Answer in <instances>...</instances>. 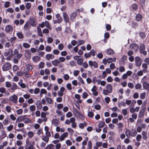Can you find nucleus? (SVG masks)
<instances>
[{
  "label": "nucleus",
  "instance_id": "33",
  "mask_svg": "<svg viewBox=\"0 0 149 149\" xmlns=\"http://www.w3.org/2000/svg\"><path fill=\"white\" fill-rule=\"evenodd\" d=\"M37 29L38 35L42 37L43 36V35L42 33L41 29L38 26L37 27Z\"/></svg>",
  "mask_w": 149,
  "mask_h": 149
},
{
  "label": "nucleus",
  "instance_id": "44",
  "mask_svg": "<svg viewBox=\"0 0 149 149\" xmlns=\"http://www.w3.org/2000/svg\"><path fill=\"white\" fill-rule=\"evenodd\" d=\"M31 6V4L30 3H26L25 5V7L26 9L29 10L30 9Z\"/></svg>",
  "mask_w": 149,
  "mask_h": 149
},
{
  "label": "nucleus",
  "instance_id": "2",
  "mask_svg": "<svg viewBox=\"0 0 149 149\" xmlns=\"http://www.w3.org/2000/svg\"><path fill=\"white\" fill-rule=\"evenodd\" d=\"M112 91V87L109 84H107L106 86V89L103 90V93L105 95H107L108 93H111Z\"/></svg>",
  "mask_w": 149,
  "mask_h": 149
},
{
  "label": "nucleus",
  "instance_id": "7",
  "mask_svg": "<svg viewBox=\"0 0 149 149\" xmlns=\"http://www.w3.org/2000/svg\"><path fill=\"white\" fill-rule=\"evenodd\" d=\"M9 100L15 104H17V102L18 97L15 95L10 96L9 98Z\"/></svg>",
  "mask_w": 149,
  "mask_h": 149
},
{
  "label": "nucleus",
  "instance_id": "5",
  "mask_svg": "<svg viewBox=\"0 0 149 149\" xmlns=\"http://www.w3.org/2000/svg\"><path fill=\"white\" fill-rule=\"evenodd\" d=\"M11 68V65L8 62L4 64L3 66L2 69L3 71H6L9 70Z\"/></svg>",
  "mask_w": 149,
  "mask_h": 149
},
{
  "label": "nucleus",
  "instance_id": "27",
  "mask_svg": "<svg viewBox=\"0 0 149 149\" xmlns=\"http://www.w3.org/2000/svg\"><path fill=\"white\" fill-rule=\"evenodd\" d=\"M47 113L42 112L40 114L41 117L47 121V118L46 117V115Z\"/></svg>",
  "mask_w": 149,
  "mask_h": 149
},
{
  "label": "nucleus",
  "instance_id": "60",
  "mask_svg": "<svg viewBox=\"0 0 149 149\" xmlns=\"http://www.w3.org/2000/svg\"><path fill=\"white\" fill-rule=\"evenodd\" d=\"M29 109L31 111H34L36 110L35 106L34 105H31L29 107Z\"/></svg>",
  "mask_w": 149,
  "mask_h": 149
},
{
  "label": "nucleus",
  "instance_id": "50",
  "mask_svg": "<svg viewBox=\"0 0 149 149\" xmlns=\"http://www.w3.org/2000/svg\"><path fill=\"white\" fill-rule=\"evenodd\" d=\"M58 60H59V61L60 63L61 62H64L65 60V59L63 57H60L59 58Z\"/></svg>",
  "mask_w": 149,
  "mask_h": 149
},
{
  "label": "nucleus",
  "instance_id": "61",
  "mask_svg": "<svg viewBox=\"0 0 149 149\" xmlns=\"http://www.w3.org/2000/svg\"><path fill=\"white\" fill-rule=\"evenodd\" d=\"M37 134L38 135H40L41 134H43L42 129V128L39 129L37 132Z\"/></svg>",
  "mask_w": 149,
  "mask_h": 149
},
{
  "label": "nucleus",
  "instance_id": "32",
  "mask_svg": "<svg viewBox=\"0 0 149 149\" xmlns=\"http://www.w3.org/2000/svg\"><path fill=\"white\" fill-rule=\"evenodd\" d=\"M17 86L16 84L13 83L10 89L11 90L14 91L17 88Z\"/></svg>",
  "mask_w": 149,
  "mask_h": 149
},
{
  "label": "nucleus",
  "instance_id": "54",
  "mask_svg": "<svg viewBox=\"0 0 149 149\" xmlns=\"http://www.w3.org/2000/svg\"><path fill=\"white\" fill-rule=\"evenodd\" d=\"M29 70H32L33 69L32 66L29 64H27L26 66V68Z\"/></svg>",
  "mask_w": 149,
  "mask_h": 149
},
{
  "label": "nucleus",
  "instance_id": "8",
  "mask_svg": "<svg viewBox=\"0 0 149 149\" xmlns=\"http://www.w3.org/2000/svg\"><path fill=\"white\" fill-rule=\"evenodd\" d=\"M145 45L142 44H141L140 46V53L146 56L147 54V52L145 51Z\"/></svg>",
  "mask_w": 149,
  "mask_h": 149
},
{
  "label": "nucleus",
  "instance_id": "38",
  "mask_svg": "<svg viewBox=\"0 0 149 149\" xmlns=\"http://www.w3.org/2000/svg\"><path fill=\"white\" fill-rule=\"evenodd\" d=\"M56 17L57 19V20H58L61 23L62 22V18L61 17L60 15L59 14H57L56 15Z\"/></svg>",
  "mask_w": 149,
  "mask_h": 149
},
{
  "label": "nucleus",
  "instance_id": "21",
  "mask_svg": "<svg viewBox=\"0 0 149 149\" xmlns=\"http://www.w3.org/2000/svg\"><path fill=\"white\" fill-rule=\"evenodd\" d=\"M118 128L119 130V132H121L122 131V128L123 127V125L122 123H120L117 124Z\"/></svg>",
  "mask_w": 149,
  "mask_h": 149
},
{
  "label": "nucleus",
  "instance_id": "35",
  "mask_svg": "<svg viewBox=\"0 0 149 149\" xmlns=\"http://www.w3.org/2000/svg\"><path fill=\"white\" fill-rule=\"evenodd\" d=\"M54 147V146L53 144H51L47 145L45 149H53Z\"/></svg>",
  "mask_w": 149,
  "mask_h": 149
},
{
  "label": "nucleus",
  "instance_id": "22",
  "mask_svg": "<svg viewBox=\"0 0 149 149\" xmlns=\"http://www.w3.org/2000/svg\"><path fill=\"white\" fill-rule=\"evenodd\" d=\"M141 134L143 136V139L144 140H146L148 139L147 132L145 131H143Z\"/></svg>",
  "mask_w": 149,
  "mask_h": 149
},
{
  "label": "nucleus",
  "instance_id": "6",
  "mask_svg": "<svg viewBox=\"0 0 149 149\" xmlns=\"http://www.w3.org/2000/svg\"><path fill=\"white\" fill-rule=\"evenodd\" d=\"M30 23L31 25L33 27H35L36 25L37 20L36 19L32 16L29 18Z\"/></svg>",
  "mask_w": 149,
  "mask_h": 149
},
{
  "label": "nucleus",
  "instance_id": "41",
  "mask_svg": "<svg viewBox=\"0 0 149 149\" xmlns=\"http://www.w3.org/2000/svg\"><path fill=\"white\" fill-rule=\"evenodd\" d=\"M142 18V16L140 14H138L136 16V20L137 21H140L141 19Z\"/></svg>",
  "mask_w": 149,
  "mask_h": 149
},
{
  "label": "nucleus",
  "instance_id": "10",
  "mask_svg": "<svg viewBox=\"0 0 149 149\" xmlns=\"http://www.w3.org/2000/svg\"><path fill=\"white\" fill-rule=\"evenodd\" d=\"M65 88L64 87H61L60 90L57 92L58 95L60 97H62L63 95V92L65 91Z\"/></svg>",
  "mask_w": 149,
  "mask_h": 149
},
{
  "label": "nucleus",
  "instance_id": "17",
  "mask_svg": "<svg viewBox=\"0 0 149 149\" xmlns=\"http://www.w3.org/2000/svg\"><path fill=\"white\" fill-rule=\"evenodd\" d=\"M97 88L95 86H94L91 90L93 92V94L95 96H97L98 95V92L96 90Z\"/></svg>",
  "mask_w": 149,
  "mask_h": 149
},
{
  "label": "nucleus",
  "instance_id": "58",
  "mask_svg": "<svg viewBox=\"0 0 149 149\" xmlns=\"http://www.w3.org/2000/svg\"><path fill=\"white\" fill-rule=\"evenodd\" d=\"M78 46L82 45L84 43V41L83 40H80L77 41Z\"/></svg>",
  "mask_w": 149,
  "mask_h": 149
},
{
  "label": "nucleus",
  "instance_id": "4",
  "mask_svg": "<svg viewBox=\"0 0 149 149\" xmlns=\"http://www.w3.org/2000/svg\"><path fill=\"white\" fill-rule=\"evenodd\" d=\"M135 64L138 67L140 66L142 62V60L138 56L135 58Z\"/></svg>",
  "mask_w": 149,
  "mask_h": 149
},
{
  "label": "nucleus",
  "instance_id": "47",
  "mask_svg": "<svg viewBox=\"0 0 149 149\" xmlns=\"http://www.w3.org/2000/svg\"><path fill=\"white\" fill-rule=\"evenodd\" d=\"M92 147V142L91 141H88L87 144V149H91Z\"/></svg>",
  "mask_w": 149,
  "mask_h": 149
},
{
  "label": "nucleus",
  "instance_id": "15",
  "mask_svg": "<svg viewBox=\"0 0 149 149\" xmlns=\"http://www.w3.org/2000/svg\"><path fill=\"white\" fill-rule=\"evenodd\" d=\"M54 58V56L52 54H47L45 56L46 59L48 61L52 60Z\"/></svg>",
  "mask_w": 149,
  "mask_h": 149
},
{
  "label": "nucleus",
  "instance_id": "52",
  "mask_svg": "<svg viewBox=\"0 0 149 149\" xmlns=\"http://www.w3.org/2000/svg\"><path fill=\"white\" fill-rule=\"evenodd\" d=\"M142 136L140 134H138L136 136V140L138 141H140L142 139Z\"/></svg>",
  "mask_w": 149,
  "mask_h": 149
},
{
  "label": "nucleus",
  "instance_id": "48",
  "mask_svg": "<svg viewBox=\"0 0 149 149\" xmlns=\"http://www.w3.org/2000/svg\"><path fill=\"white\" fill-rule=\"evenodd\" d=\"M56 112L57 116H60L63 115L62 112L59 110H56Z\"/></svg>",
  "mask_w": 149,
  "mask_h": 149
},
{
  "label": "nucleus",
  "instance_id": "18",
  "mask_svg": "<svg viewBox=\"0 0 149 149\" xmlns=\"http://www.w3.org/2000/svg\"><path fill=\"white\" fill-rule=\"evenodd\" d=\"M24 29L25 31H28L30 29L31 26L28 22L26 23L24 26Z\"/></svg>",
  "mask_w": 149,
  "mask_h": 149
},
{
  "label": "nucleus",
  "instance_id": "3",
  "mask_svg": "<svg viewBox=\"0 0 149 149\" xmlns=\"http://www.w3.org/2000/svg\"><path fill=\"white\" fill-rule=\"evenodd\" d=\"M147 78L146 76L144 77L142 79L141 82L142 84L143 89L145 90L149 91V84L146 82Z\"/></svg>",
  "mask_w": 149,
  "mask_h": 149
},
{
  "label": "nucleus",
  "instance_id": "40",
  "mask_svg": "<svg viewBox=\"0 0 149 149\" xmlns=\"http://www.w3.org/2000/svg\"><path fill=\"white\" fill-rule=\"evenodd\" d=\"M146 95V93L144 92L140 94V98L142 100L145 99Z\"/></svg>",
  "mask_w": 149,
  "mask_h": 149
},
{
  "label": "nucleus",
  "instance_id": "36",
  "mask_svg": "<svg viewBox=\"0 0 149 149\" xmlns=\"http://www.w3.org/2000/svg\"><path fill=\"white\" fill-rule=\"evenodd\" d=\"M34 134L33 132L31 131H29L27 133L28 137L29 138H32L34 136Z\"/></svg>",
  "mask_w": 149,
  "mask_h": 149
},
{
  "label": "nucleus",
  "instance_id": "53",
  "mask_svg": "<svg viewBox=\"0 0 149 149\" xmlns=\"http://www.w3.org/2000/svg\"><path fill=\"white\" fill-rule=\"evenodd\" d=\"M6 110L7 112L8 113H10L11 111V107L9 106H7L6 107Z\"/></svg>",
  "mask_w": 149,
  "mask_h": 149
},
{
  "label": "nucleus",
  "instance_id": "1",
  "mask_svg": "<svg viewBox=\"0 0 149 149\" xmlns=\"http://www.w3.org/2000/svg\"><path fill=\"white\" fill-rule=\"evenodd\" d=\"M126 136L129 138L130 137H135L137 134V132L135 130H132V132L129 129H127L125 132Z\"/></svg>",
  "mask_w": 149,
  "mask_h": 149
},
{
  "label": "nucleus",
  "instance_id": "16",
  "mask_svg": "<svg viewBox=\"0 0 149 149\" xmlns=\"http://www.w3.org/2000/svg\"><path fill=\"white\" fill-rule=\"evenodd\" d=\"M13 30V27L10 25H8L5 28V31L7 33L11 32Z\"/></svg>",
  "mask_w": 149,
  "mask_h": 149
},
{
  "label": "nucleus",
  "instance_id": "31",
  "mask_svg": "<svg viewBox=\"0 0 149 149\" xmlns=\"http://www.w3.org/2000/svg\"><path fill=\"white\" fill-rule=\"evenodd\" d=\"M77 15V13L75 12L72 13L70 16V20H73L76 17Z\"/></svg>",
  "mask_w": 149,
  "mask_h": 149
},
{
  "label": "nucleus",
  "instance_id": "62",
  "mask_svg": "<svg viewBox=\"0 0 149 149\" xmlns=\"http://www.w3.org/2000/svg\"><path fill=\"white\" fill-rule=\"evenodd\" d=\"M78 80L82 84H84V82L82 78L80 76L78 77Z\"/></svg>",
  "mask_w": 149,
  "mask_h": 149
},
{
  "label": "nucleus",
  "instance_id": "64",
  "mask_svg": "<svg viewBox=\"0 0 149 149\" xmlns=\"http://www.w3.org/2000/svg\"><path fill=\"white\" fill-rule=\"evenodd\" d=\"M34 144V142L33 141L31 145H29L28 148V149H34L35 147L33 146V144Z\"/></svg>",
  "mask_w": 149,
  "mask_h": 149
},
{
  "label": "nucleus",
  "instance_id": "26",
  "mask_svg": "<svg viewBox=\"0 0 149 149\" xmlns=\"http://www.w3.org/2000/svg\"><path fill=\"white\" fill-rule=\"evenodd\" d=\"M107 54L109 55H112L114 54V52L113 50L111 49H109L106 50Z\"/></svg>",
  "mask_w": 149,
  "mask_h": 149
},
{
  "label": "nucleus",
  "instance_id": "11",
  "mask_svg": "<svg viewBox=\"0 0 149 149\" xmlns=\"http://www.w3.org/2000/svg\"><path fill=\"white\" fill-rule=\"evenodd\" d=\"M63 16L64 20L66 23H68L69 22V17L67 14L65 12L63 13Z\"/></svg>",
  "mask_w": 149,
  "mask_h": 149
},
{
  "label": "nucleus",
  "instance_id": "20",
  "mask_svg": "<svg viewBox=\"0 0 149 149\" xmlns=\"http://www.w3.org/2000/svg\"><path fill=\"white\" fill-rule=\"evenodd\" d=\"M13 53V50L11 49H9L7 52H5L4 55L5 56H7L12 54Z\"/></svg>",
  "mask_w": 149,
  "mask_h": 149
},
{
  "label": "nucleus",
  "instance_id": "13",
  "mask_svg": "<svg viewBox=\"0 0 149 149\" xmlns=\"http://www.w3.org/2000/svg\"><path fill=\"white\" fill-rule=\"evenodd\" d=\"M68 136V133L67 132H65L61 134L59 138V140L60 141H63L65 138L67 137Z\"/></svg>",
  "mask_w": 149,
  "mask_h": 149
},
{
  "label": "nucleus",
  "instance_id": "57",
  "mask_svg": "<svg viewBox=\"0 0 149 149\" xmlns=\"http://www.w3.org/2000/svg\"><path fill=\"white\" fill-rule=\"evenodd\" d=\"M46 99L47 102L49 104H51L52 103V100L51 98L47 97Z\"/></svg>",
  "mask_w": 149,
  "mask_h": 149
},
{
  "label": "nucleus",
  "instance_id": "51",
  "mask_svg": "<svg viewBox=\"0 0 149 149\" xmlns=\"http://www.w3.org/2000/svg\"><path fill=\"white\" fill-rule=\"evenodd\" d=\"M135 87L136 89H140L142 87L141 85L140 84L138 83L135 85Z\"/></svg>",
  "mask_w": 149,
  "mask_h": 149
},
{
  "label": "nucleus",
  "instance_id": "25",
  "mask_svg": "<svg viewBox=\"0 0 149 149\" xmlns=\"http://www.w3.org/2000/svg\"><path fill=\"white\" fill-rule=\"evenodd\" d=\"M52 65L55 66H58L59 64H60V62L58 59L54 60L52 61Z\"/></svg>",
  "mask_w": 149,
  "mask_h": 149
},
{
  "label": "nucleus",
  "instance_id": "59",
  "mask_svg": "<svg viewBox=\"0 0 149 149\" xmlns=\"http://www.w3.org/2000/svg\"><path fill=\"white\" fill-rule=\"evenodd\" d=\"M23 47L25 48H28L30 47V45L26 43H24L23 44Z\"/></svg>",
  "mask_w": 149,
  "mask_h": 149
},
{
  "label": "nucleus",
  "instance_id": "46",
  "mask_svg": "<svg viewBox=\"0 0 149 149\" xmlns=\"http://www.w3.org/2000/svg\"><path fill=\"white\" fill-rule=\"evenodd\" d=\"M86 126L87 124L86 123H80L79 124V127L81 129H83L84 127V126Z\"/></svg>",
  "mask_w": 149,
  "mask_h": 149
},
{
  "label": "nucleus",
  "instance_id": "49",
  "mask_svg": "<svg viewBox=\"0 0 149 149\" xmlns=\"http://www.w3.org/2000/svg\"><path fill=\"white\" fill-rule=\"evenodd\" d=\"M15 144L17 146H20L22 145V143L21 141L20 140H18L16 141Z\"/></svg>",
  "mask_w": 149,
  "mask_h": 149
},
{
  "label": "nucleus",
  "instance_id": "29",
  "mask_svg": "<svg viewBox=\"0 0 149 149\" xmlns=\"http://www.w3.org/2000/svg\"><path fill=\"white\" fill-rule=\"evenodd\" d=\"M40 58V57L38 56H35L32 58L33 61L35 62H37L39 61Z\"/></svg>",
  "mask_w": 149,
  "mask_h": 149
},
{
  "label": "nucleus",
  "instance_id": "24",
  "mask_svg": "<svg viewBox=\"0 0 149 149\" xmlns=\"http://www.w3.org/2000/svg\"><path fill=\"white\" fill-rule=\"evenodd\" d=\"M59 121L56 118L53 119L52 121V124L55 126H57L59 124Z\"/></svg>",
  "mask_w": 149,
  "mask_h": 149
},
{
  "label": "nucleus",
  "instance_id": "63",
  "mask_svg": "<svg viewBox=\"0 0 149 149\" xmlns=\"http://www.w3.org/2000/svg\"><path fill=\"white\" fill-rule=\"evenodd\" d=\"M79 73V71L78 70H75L73 72L74 75L75 77L77 76Z\"/></svg>",
  "mask_w": 149,
  "mask_h": 149
},
{
  "label": "nucleus",
  "instance_id": "56",
  "mask_svg": "<svg viewBox=\"0 0 149 149\" xmlns=\"http://www.w3.org/2000/svg\"><path fill=\"white\" fill-rule=\"evenodd\" d=\"M45 50L47 52H50L52 50L51 47L49 46H47L45 48Z\"/></svg>",
  "mask_w": 149,
  "mask_h": 149
},
{
  "label": "nucleus",
  "instance_id": "23",
  "mask_svg": "<svg viewBox=\"0 0 149 149\" xmlns=\"http://www.w3.org/2000/svg\"><path fill=\"white\" fill-rule=\"evenodd\" d=\"M24 116H19L16 119V123H19L20 122L24 121Z\"/></svg>",
  "mask_w": 149,
  "mask_h": 149
},
{
  "label": "nucleus",
  "instance_id": "9",
  "mask_svg": "<svg viewBox=\"0 0 149 149\" xmlns=\"http://www.w3.org/2000/svg\"><path fill=\"white\" fill-rule=\"evenodd\" d=\"M130 49L133 50L136 52L139 49L138 46L134 43H132L130 45Z\"/></svg>",
  "mask_w": 149,
  "mask_h": 149
},
{
  "label": "nucleus",
  "instance_id": "37",
  "mask_svg": "<svg viewBox=\"0 0 149 149\" xmlns=\"http://www.w3.org/2000/svg\"><path fill=\"white\" fill-rule=\"evenodd\" d=\"M142 67L143 68V71L144 72H146V69L148 68V66L147 64L146 63H143L142 65Z\"/></svg>",
  "mask_w": 149,
  "mask_h": 149
},
{
  "label": "nucleus",
  "instance_id": "19",
  "mask_svg": "<svg viewBox=\"0 0 149 149\" xmlns=\"http://www.w3.org/2000/svg\"><path fill=\"white\" fill-rule=\"evenodd\" d=\"M25 56L27 59H29L31 58V53L29 51H27L25 53Z\"/></svg>",
  "mask_w": 149,
  "mask_h": 149
},
{
  "label": "nucleus",
  "instance_id": "43",
  "mask_svg": "<svg viewBox=\"0 0 149 149\" xmlns=\"http://www.w3.org/2000/svg\"><path fill=\"white\" fill-rule=\"evenodd\" d=\"M10 122L8 118H6L3 120V123L4 125H8Z\"/></svg>",
  "mask_w": 149,
  "mask_h": 149
},
{
  "label": "nucleus",
  "instance_id": "14",
  "mask_svg": "<svg viewBox=\"0 0 149 149\" xmlns=\"http://www.w3.org/2000/svg\"><path fill=\"white\" fill-rule=\"evenodd\" d=\"M88 63L90 67L93 66L94 68H97L98 67L97 64L95 61L93 62L91 61H90L88 62Z\"/></svg>",
  "mask_w": 149,
  "mask_h": 149
},
{
  "label": "nucleus",
  "instance_id": "30",
  "mask_svg": "<svg viewBox=\"0 0 149 149\" xmlns=\"http://www.w3.org/2000/svg\"><path fill=\"white\" fill-rule=\"evenodd\" d=\"M24 121L25 123H29L31 122V120L29 118L27 117L25 115H24Z\"/></svg>",
  "mask_w": 149,
  "mask_h": 149
},
{
  "label": "nucleus",
  "instance_id": "45",
  "mask_svg": "<svg viewBox=\"0 0 149 149\" xmlns=\"http://www.w3.org/2000/svg\"><path fill=\"white\" fill-rule=\"evenodd\" d=\"M47 121L46 120H45L43 118H39L38 119L37 121L38 123L41 124L43 122H46Z\"/></svg>",
  "mask_w": 149,
  "mask_h": 149
},
{
  "label": "nucleus",
  "instance_id": "34",
  "mask_svg": "<svg viewBox=\"0 0 149 149\" xmlns=\"http://www.w3.org/2000/svg\"><path fill=\"white\" fill-rule=\"evenodd\" d=\"M83 59L82 58H79L77 61V62L78 65H82L83 63Z\"/></svg>",
  "mask_w": 149,
  "mask_h": 149
},
{
  "label": "nucleus",
  "instance_id": "39",
  "mask_svg": "<svg viewBox=\"0 0 149 149\" xmlns=\"http://www.w3.org/2000/svg\"><path fill=\"white\" fill-rule=\"evenodd\" d=\"M42 139L46 143H47L49 141V138L47 136H43L42 137Z\"/></svg>",
  "mask_w": 149,
  "mask_h": 149
},
{
  "label": "nucleus",
  "instance_id": "55",
  "mask_svg": "<svg viewBox=\"0 0 149 149\" xmlns=\"http://www.w3.org/2000/svg\"><path fill=\"white\" fill-rule=\"evenodd\" d=\"M63 78L65 80L67 81L69 79L70 77L68 74H65L63 75Z\"/></svg>",
  "mask_w": 149,
  "mask_h": 149
},
{
  "label": "nucleus",
  "instance_id": "12",
  "mask_svg": "<svg viewBox=\"0 0 149 149\" xmlns=\"http://www.w3.org/2000/svg\"><path fill=\"white\" fill-rule=\"evenodd\" d=\"M146 109V107H143V108H142V109H141L139 112V118H141L144 115V113Z\"/></svg>",
  "mask_w": 149,
  "mask_h": 149
},
{
  "label": "nucleus",
  "instance_id": "28",
  "mask_svg": "<svg viewBox=\"0 0 149 149\" xmlns=\"http://www.w3.org/2000/svg\"><path fill=\"white\" fill-rule=\"evenodd\" d=\"M36 105L37 107L39 109H41L42 108V105L40 101L38 100L36 101Z\"/></svg>",
  "mask_w": 149,
  "mask_h": 149
},
{
  "label": "nucleus",
  "instance_id": "42",
  "mask_svg": "<svg viewBox=\"0 0 149 149\" xmlns=\"http://www.w3.org/2000/svg\"><path fill=\"white\" fill-rule=\"evenodd\" d=\"M17 35L18 38L20 39L23 38L24 37L23 35L21 32L17 33Z\"/></svg>",
  "mask_w": 149,
  "mask_h": 149
}]
</instances>
